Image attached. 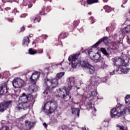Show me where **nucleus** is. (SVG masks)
<instances>
[{
  "mask_svg": "<svg viewBox=\"0 0 130 130\" xmlns=\"http://www.w3.org/2000/svg\"><path fill=\"white\" fill-rule=\"evenodd\" d=\"M64 76V72H59L57 74L55 78L53 79H45L43 84L44 91L43 92L42 95L45 96L48 95V91L50 92L54 88L58 85V80H60L62 77Z\"/></svg>",
  "mask_w": 130,
  "mask_h": 130,
  "instance_id": "1",
  "label": "nucleus"
},
{
  "mask_svg": "<svg viewBox=\"0 0 130 130\" xmlns=\"http://www.w3.org/2000/svg\"><path fill=\"white\" fill-rule=\"evenodd\" d=\"M43 97H45V99L47 100V102L44 103V106L42 107L43 111L46 112L47 114L53 113L56 110V108H57V106L55 104H53V100H50V98H51L50 91H48V94H45V96H43Z\"/></svg>",
  "mask_w": 130,
  "mask_h": 130,
  "instance_id": "2",
  "label": "nucleus"
},
{
  "mask_svg": "<svg viewBox=\"0 0 130 130\" xmlns=\"http://www.w3.org/2000/svg\"><path fill=\"white\" fill-rule=\"evenodd\" d=\"M68 89L67 87H64L63 88H59L58 92V96L63 99H66L67 96H69V98L71 99V95H70V90L73 89L74 85H75V78L74 77H69L68 79Z\"/></svg>",
  "mask_w": 130,
  "mask_h": 130,
  "instance_id": "3",
  "label": "nucleus"
},
{
  "mask_svg": "<svg viewBox=\"0 0 130 130\" xmlns=\"http://www.w3.org/2000/svg\"><path fill=\"white\" fill-rule=\"evenodd\" d=\"M97 91H96V90H94L91 91L90 94H88L87 95L89 100L87 104V108L89 110H91L92 113L97 111V110H96L94 107V98L97 96Z\"/></svg>",
  "mask_w": 130,
  "mask_h": 130,
  "instance_id": "4",
  "label": "nucleus"
},
{
  "mask_svg": "<svg viewBox=\"0 0 130 130\" xmlns=\"http://www.w3.org/2000/svg\"><path fill=\"white\" fill-rule=\"evenodd\" d=\"M103 42L105 44L108 45V44H109V42L108 41V37H104V38L100 39L98 42H97L94 45H93V47L91 49H90L87 51L88 54L89 55H91V54H92V53H93L95 50L98 51L97 46H98V45H99L101 42Z\"/></svg>",
  "mask_w": 130,
  "mask_h": 130,
  "instance_id": "5",
  "label": "nucleus"
},
{
  "mask_svg": "<svg viewBox=\"0 0 130 130\" xmlns=\"http://www.w3.org/2000/svg\"><path fill=\"white\" fill-rule=\"evenodd\" d=\"M80 54H76L75 55H72L69 57V61H71L72 63V67L73 69H76L77 68V66H79V59H78V57H79Z\"/></svg>",
  "mask_w": 130,
  "mask_h": 130,
  "instance_id": "6",
  "label": "nucleus"
},
{
  "mask_svg": "<svg viewBox=\"0 0 130 130\" xmlns=\"http://www.w3.org/2000/svg\"><path fill=\"white\" fill-rule=\"evenodd\" d=\"M92 57L93 58V61H94V62H101L104 68H106L107 67V65L105 64L104 58L101 57V55L99 54L98 52H97L95 54V55H93L92 56Z\"/></svg>",
  "mask_w": 130,
  "mask_h": 130,
  "instance_id": "7",
  "label": "nucleus"
},
{
  "mask_svg": "<svg viewBox=\"0 0 130 130\" xmlns=\"http://www.w3.org/2000/svg\"><path fill=\"white\" fill-rule=\"evenodd\" d=\"M12 83L14 88H21L24 85V80L20 78H16Z\"/></svg>",
  "mask_w": 130,
  "mask_h": 130,
  "instance_id": "8",
  "label": "nucleus"
},
{
  "mask_svg": "<svg viewBox=\"0 0 130 130\" xmlns=\"http://www.w3.org/2000/svg\"><path fill=\"white\" fill-rule=\"evenodd\" d=\"M36 122H29L28 120L25 121V125L21 124V128L24 130H30L32 127H34Z\"/></svg>",
  "mask_w": 130,
  "mask_h": 130,
  "instance_id": "9",
  "label": "nucleus"
},
{
  "mask_svg": "<svg viewBox=\"0 0 130 130\" xmlns=\"http://www.w3.org/2000/svg\"><path fill=\"white\" fill-rule=\"evenodd\" d=\"M29 106H30V104H29L28 102H22L17 105L15 109H16V110H21V109H24V110H26V109L29 108Z\"/></svg>",
  "mask_w": 130,
  "mask_h": 130,
  "instance_id": "10",
  "label": "nucleus"
},
{
  "mask_svg": "<svg viewBox=\"0 0 130 130\" xmlns=\"http://www.w3.org/2000/svg\"><path fill=\"white\" fill-rule=\"evenodd\" d=\"M12 101H9L8 102L1 103L0 104V112H4L5 110H7L9 106L12 103Z\"/></svg>",
  "mask_w": 130,
  "mask_h": 130,
  "instance_id": "11",
  "label": "nucleus"
},
{
  "mask_svg": "<svg viewBox=\"0 0 130 130\" xmlns=\"http://www.w3.org/2000/svg\"><path fill=\"white\" fill-rule=\"evenodd\" d=\"M121 67H128L129 66V58L126 56L120 57Z\"/></svg>",
  "mask_w": 130,
  "mask_h": 130,
  "instance_id": "12",
  "label": "nucleus"
},
{
  "mask_svg": "<svg viewBox=\"0 0 130 130\" xmlns=\"http://www.w3.org/2000/svg\"><path fill=\"white\" fill-rule=\"evenodd\" d=\"M39 77H40V73L35 72L32 74V75L30 78V81L31 83H36L37 80L39 79Z\"/></svg>",
  "mask_w": 130,
  "mask_h": 130,
  "instance_id": "13",
  "label": "nucleus"
},
{
  "mask_svg": "<svg viewBox=\"0 0 130 130\" xmlns=\"http://www.w3.org/2000/svg\"><path fill=\"white\" fill-rule=\"evenodd\" d=\"M25 95H26V93H23L22 96H21L19 98V100H22L23 101V99H26V100H28V101H34V97L32 95L28 94L27 96H26Z\"/></svg>",
  "mask_w": 130,
  "mask_h": 130,
  "instance_id": "14",
  "label": "nucleus"
},
{
  "mask_svg": "<svg viewBox=\"0 0 130 130\" xmlns=\"http://www.w3.org/2000/svg\"><path fill=\"white\" fill-rule=\"evenodd\" d=\"M129 69H123L122 68H121V67H119L118 68V69H117L116 70H114L113 71V72H110V74L111 75V76H112L113 75H115L117 73V72L119 71H121V72H122V73H123L124 74H127V72H128V70Z\"/></svg>",
  "mask_w": 130,
  "mask_h": 130,
  "instance_id": "15",
  "label": "nucleus"
},
{
  "mask_svg": "<svg viewBox=\"0 0 130 130\" xmlns=\"http://www.w3.org/2000/svg\"><path fill=\"white\" fill-rule=\"evenodd\" d=\"M8 93V87L7 85L4 84L0 87V96L2 95H5Z\"/></svg>",
  "mask_w": 130,
  "mask_h": 130,
  "instance_id": "16",
  "label": "nucleus"
},
{
  "mask_svg": "<svg viewBox=\"0 0 130 130\" xmlns=\"http://www.w3.org/2000/svg\"><path fill=\"white\" fill-rule=\"evenodd\" d=\"M87 66H88L85 70L87 71L88 74L90 75H93V74L95 73V68H94L93 66H92V65H90V64Z\"/></svg>",
  "mask_w": 130,
  "mask_h": 130,
  "instance_id": "17",
  "label": "nucleus"
},
{
  "mask_svg": "<svg viewBox=\"0 0 130 130\" xmlns=\"http://www.w3.org/2000/svg\"><path fill=\"white\" fill-rule=\"evenodd\" d=\"M112 61L113 62V64L115 67H116V68H117V69H118L119 68H120V67H121V65H119L118 64V61H120V57L113 58L112 59Z\"/></svg>",
  "mask_w": 130,
  "mask_h": 130,
  "instance_id": "18",
  "label": "nucleus"
},
{
  "mask_svg": "<svg viewBox=\"0 0 130 130\" xmlns=\"http://www.w3.org/2000/svg\"><path fill=\"white\" fill-rule=\"evenodd\" d=\"M71 110L72 114H74V115H77L78 117L80 116V109L71 106Z\"/></svg>",
  "mask_w": 130,
  "mask_h": 130,
  "instance_id": "19",
  "label": "nucleus"
},
{
  "mask_svg": "<svg viewBox=\"0 0 130 130\" xmlns=\"http://www.w3.org/2000/svg\"><path fill=\"white\" fill-rule=\"evenodd\" d=\"M31 87V88H29V91H31L32 93L34 92H37V91L39 90V87L36 85V83H32Z\"/></svg>",
  "mask_w": 130,
  "mask_h": 130,
  "instance_id": "20",
  "label": "nucleus"
},
{
  "mask_svg": "<svg viewBox=\"0 0 130 130\" xmlns=\"http://www.w3.org/2000/svg\"><path fill=\"white\" fill-rule=\"evenodd\" d=\"M30 42V39L28 37H25L23 41H22V45L23 46H28V44Z\"/></svg>",
  "mask_w": 130,
  "mask_h": 130,
  "instance_id": "21",
  "label": "nucleus"
},
{
  "mask_svg": "<svg viewBox=\"0 0 130 130\" xmlns=\"http://www.w3.org/2000/svg\"><path fill=\"white\" fill-rule=\"evenodd\" d=\"M79 63L80 65V67H81L82 69H85V70L87 69V68L88 67V66H89V64L85 61H80Z\"/></svg>",
  "mask_w": 130,
  "mask_h": 130,
  "instance_id": "22",
  "label": "nucleus"
},
{
  "mask_svg": "<svg viewBox=\"0 0 130 130\" xmlns=\"http://www.w3.org/2000/svg\"><path fill=\"white\" fill-rule=\"evenodd\" d=\"M101 51L105 55V56H107L108 58H109L110 56H109V53L107 52V50H106V48H101Z\"/></svg>",
  "mask_w": 130,
  "mask_h": 130,
  "instance_id": "23",
  "label": "nucleus"
},
{
  "mask_svg": "<svg viewBox=\"0 0 130 130\" xmlns=\"http://www.w3.org/2000/svg\"><path fill=\"white\" fill-rule=\"evenodd\" d=\"M104 9L105 10V12H106V13H110V12L112 11V8L108 5L105 6L104 7Z\"/></svg>",
  "mask_w": 130,
  "mask_h": 130,
  "instance_id": "24",
  "label": "nucleus"
},
{
  "mask_svg": "<svg viewBox=\"0 0 130 130\" xmlns=\"http://www.w3.org/2000/svg\"><path fill=\"white\" fill-rule=\"evenodd\" d=\"M28 53L31 55H34L37 53V50H34L32 48H30L28 50Z\"/></svg>",
  "mask_w": 130,
  "mask_h": 130,
  "instance_id": "25",
  "label": "nucleus"
},
{
  "mask_svg": "<svg viewBox=\"0 0 130 130\" xmlns=\"http://www.w3.org/2000/svg\"><path fill=\"white\" fill-rule=\"evenodd\" d=\"M123 32H125V33H129L130 32V24H128L126 26V27H124L123 30Z\"/></svg>",
  "mask_w": 130,
  "mask_h": 130,
  "instance_id": "26",
  "label": "nucleus"
},
{
  "mask_svg": "<svg viewBox=\"0 0 130 130\" xmlns=\"http://www.w3.org/2000/svg\"><path fill=\"white\" fill-rule=\"evenodd\" d=\"M125 101L127 105H130V95H127L125 96Z\"/></svg>",
  "mask_w": 130,
  "mask_h": 130,
  "instance_id": "27",
  "label": "nucleus"
},
{
  "mask_svg": "<svg viewBox=\"0 0 130 130\" xmlns=\"http://www.w3.org/2000/svg\"><path fill=\"white\" fill-rule=\"evenodd\" d=\"M116 26V23L113 22L110 26L111 32H113Z\"/></svg>",
  "mask_w": 130,
  "mask_h": 130,
  "instance_id": "28",
  "label": "nucleus"
},
{
  "mask_svg": "<svg viewBox=\"0 0 130 130\" xmlns=\"http://www.w3.org/2000/svg\"><path fill=\"white\" fill-rule=\"evenodd\" d=\"M58 38L60 39H63V38H67V34H66V32L61 33Z\"/></svg>",
  "mask_w": 130,
  "mask_h": 130,
  "instance_id": "29",
  "label": "nucleus"
},
{
  "mask_svg": "<svg viewBox=\"0 0 130 130\" xmlns=\"http://www.w3.org/2000/svg\"><path fill=\"white\" fill-rule=\"evenodd\" d=\"M87 3L88 5H92L98 3V0H87Z\"/></svg>",
  "mask_w": 130,
  "mask_h": 130,
  "instance_id": "30",
  "label": "nucleus"
},
{
  "mask_svg": "<svg viewBox=\"0 0 130 130\" xmlns=\"http://www.w3.org/2000/svg\"><path fill=\"white\" fill-rule=\"evenodd\" d=\"M108 79H109V77H104L102 79V82L106 83V81H107Z\"/></svg>",
  "mask_w": 130,
  "mask_h": 130,
  "instance_id": "31",
  "label": "nucleus"
},
{
  "mask_svg": "<svg viewBox=\"0 0 130 130\" xmlns=\"http://www.w3.org/2000/svg\"><path fill=\"white\" fill-rule=\"evenodd\" d=\"M62 130H72V129L68 126H62Z\"/></svg>",
  "mask_w": 130,
  "mask_h": 130,
  "instance_id": "32",
  "label": "nucleus"
},
{
  "mask_svg": "<svg viewBox=\"0 0 130 130\" xmlns=\"http://www.w3.org/2000/svg\"><path fill=\"white\" fill-rule=\"evenodd\" d=\"M0 130H10V128L9 126H5L2 127Z\"/></svg>",
  "mask_w": 130,
  "mask_h": 130,
  "instance_id": "33",
  "label": "nucleus"
},
{
  "mask_svg": "<svg viewBox=\"0 0 130 130\" xmlns=\"http://www.w3.org/2000/svg\"><path fill=\"white\" fill-rule=\"evenodd\" d=\"M40 20H41V18H39L38 19V18H36L35 19H34V23H37V22H40Z\"/></svg>",
  "mask_w": 130,
  "mask_h": 130,
  "instance_id": "34",
  "label": "nucleus"
},
{
  "mask_svg": "<svg viewBox=\"0 0 130 130\" xmlns=\"http://www.w3.org/2000/svg\"><path fill=\"white\" fill-rule=\"evenodd\" d=\"M43 53V49H38L37 50V53L42 54Z\"/></svg>",
  "mask_w": 130,
  "mask_h": 130,
  "instance_id": "35",
  "label": "nucleus"
},
{
  "mask_svg": "<svg viewBox=\"0 0 130 130\" xmlns=\"http://www.w3.org/2000/svg\"><path fill=\"white\" fill-rule=\"evenodd\" d=\"M90 20H91L92 22V24H94V23H95V19H94V17H91L90 18Z\"/></svg>",
  "mask_w": 130,
  "mask_h": 130,
  "instance_id": "36",
  "label": "nucleus"
},
{
  "mask_svg": "<svg viewBox=\"0 0 130 130\" xmlns=\"http://www.w3.org/2000/svg\"><path fill=\"white\" fill-rule=\"evenodd\" d=\"M27 16H28V14L26 13L23 14L21 15H20V18H25V17H27Z\"/></svg>",
  "mask_w": 130,
  "mask_h": 130,
  "instance_id": "37",
  "label": "nucleus"
},
{
  "mask_svg": "<svg viewBox=\"0 0 130 130\" xmlns=\"http://www.w3.org/2000/svg\"><path fill=\"white\" fill-rule=\"evenodd\" d=\"M126 17L128 21H130V11L127 13Z\"/></svg>",
  "mask_w": 130,
  "mask_h": 130,
  "instance_id": "38",
  "label": "nucleus"
},
{
  "mask_svg": "<svg viewBox=\"0 0 130 130\" xmlns=\"http://www.w3.org/2000/svg\"><path fill=\"white\" fill-rule=\"evenodd\" d=\"M12 13L13 14H15V15H16V13H19V11L17 10V9H15L13 11H12Z\"/></svg>",
  "mask_w": 130,
  "mask_h": 130,
  "instance_id": "39",
  "label": "nucleus"
},
{
  "mask_svg": "<svg viewBox=\"0 0 130 130\" xmlns=\"http://www.w3.org/2000/svg\"><path fill=\"white\" fill-rule=\"evenodd\" d=\"M81 5H83L84 7H86V3H85L84 0H81Z\"/></svg>",
  "mask_w": 130,
  "mask_h": 130,
  "instance_id": "40",
  "label": "nucleus"
},
{
  "mask_svg": "<svg viewBox=\"0 0 130 130\" xmlns=\"http://www.w3.org/2000/svg\"><path fill=\"white\" fill-rule=\"evenodd\" d=\"M62 62L56 64V67H59V68H61Z\"/></svg>",
  "mask_w": 130,
  "mask_h": 130,
  "instance_id": "41",
  "label": "nucleus"
},
{
  "mask_svg": "<svg viewBox=\"0 0 130 130\" xmlns=\"http://www.w3.org/2000/svg\"><path fill=\"white\" fill-rule=\"evenodd\" d=\"M74 24L75 25V27H76V26H78V25H79V22H78L77 21H74Z\"/></svg>",
  "mask_w": 130,
  "mask_h": 130,
  "instance_id": "42",
  "label": "nucleus"
},
{
  "mask_svg": "<svg viewBox=\"0 0 130 130\" xmlns=\"http://www.w3.org/2000/svg\"><path fill=\"white\" fill-rule=\"evenodd\" d=\"M106 31L107 32H109L110 31H111V29L110 28V26L106 27Z\"/></svg>",
  "mask_w": 130,
  "mask_h": 130,
  "instance_id": "43",
  "label": "nucleus"
},
{
  "mask_svg": "<svg viewBox=\"0 0 130 130\" xmlns=\"http://www.w3.org/2000/svg\"><path fill=\"white\" fill-rule=\"evenodd\" d=\"M40 15H44V10H42L40 12Z\"/></svg>",
  "mask_w": 130,
  "mask_h": 130,
  "instance_id": "44",
  "label": "nucleus"
},
{
  "mask_svg": "<svg viewBox=\"0 0 130 130\" xmlns=\"http://www.w3.org/2000/svg\"><path fill=\"white\" fill-rule=\"evenodd\" d=\"M24 31H25V27L23 26V27L21 28V32H24Z\"/></svg>",
  "mask_w": 130,
  "mask_h": 130,
  "instance_id": "45",
  "label": "nucleus"
},
{
  "mask_svg": "<svg viewBox=\"0 0 130 130\" xmlns=\"http://www.w3.org/2000/svg\"><path fill=\"white\" fill-rule=\"evenodd\" d=\"M43 125H44V127L46 128L47 127V124H46V123H43Z\"/></svg>",
  "mask_w": 130,
  "mask_h": 130,
  "instance_id": "46",
  "label": "nucleus"
},
{
  "mask_svg": "<svg viewBox=\"0 0 130 130\" xmlns=\"http://www.w3.org/2000/svg\"><path fill=\"white\" fill-rule=\"evenodd\" d=\"M82 130H89V128H86V127L84 126V127H83L82 128Z\"/></svg>",
  "mask_w": 130,
  "mask_h": 130,
  "instance_id": "47",
  "label": "nucleus"
},
{
  "mask_svg": "<svg viewBox=\"0 0 130 130\" xmlns=\"http://www.w3.org/2000/svg\"><path fill=\"white\" fill-rule=\"evenodd\" d=\"M8 21H9V22H12V21H13V20H14V18H12V19L8 18Z\"/></svg>",
  "mask_w": 130,
  "mask_h": 130,
  "instance_id": "48",
  "label": "nucleus"
},
{
  "mask_svg": "<svg viewBox=\"0 0 130 130\" xmlns=\"http://www.w3.org/2000/svg\"><path fill=\"white\" fill-rule=\"evenodd\" d=\"M127 3V0H123V5H124Z\"/></svg>",
  "mask_w": 130,
  "mask_h": 130,
  "instance_id": "49",
  "label": "nucleus"
},
{
  "mask_svg": "<svg viewBox=\"0 0 130 130\" xmlns=\"http://www.w3.org/2000/svg\"><path fill=\"white\" fill-rule=\"evenodd\" d=\"M127 42L128 43V44H130V39L129 38H127Z\"/></svg>",
  "mask_w": 130,
  "mask_h": 130,
  "instance_id": "50",
  "label": "nucleus"
},
{
  "mask_svg": "<svg viewBox=\"0 0 130 130\" xmlns=\"http://www.w3.org/2000/svg\"><path fill=\"white\" fill-rule=\"evenodd\" d=\"M6 11H8V10H11V8L10 7H7L5 8Z\"/></svg>",
  "mask_w": 130,
  "mask_h": 130,
  "instance_id": "51",
  "label": "nucleus"
},
{
  "mask_svg": "<svg viewBox=\"0 0 130 130\" xmlns=\"http://www.w3.org/2000/svg\"><path fill=\"white\" fill-rule=\"evenodd\" d=\"M117 37V36L116 35H115L114 36V39L115 40V39H116V38Z\"/></svg>",
  "mask_w": 130,
  "mask_h": 130,
  "instance_id": "52",
  "label": "nucleus"
},
{
  "mask_svg": "<svg viewBox=\"0 0 130 130\" xmlns=\"http://www.w3.org/2000/svg\"><path fill=\"white\" fill-rule=\"evenodd\" d=\"M4 76V74L3 73H1L0 74V78H2V77H3Z\"/></svg>",
  "mask_w": 130,
  "mask_h": 130,
  "instance_id": "53",
  "label": "nucleus"
},
{
  "mask_svg": "<svg viewBox=\"0 0 130 130\" xmlns=\"http://www.w3.org/2000/svg\"><path fill=\"white\" fill-rule=\"evenodd\" d=\"M103 2L104 3H107V2H108V0H103Z\"/></svg>",
  "mask_w": 130,
  "mask_h": 130,
  "instance_id": "54",
  "label": "nucleus"
},
{
  "mask_svg": "<svg viewBox=\"0 0 130 130\" xmlns=\"http://www.w3.org/2000/svg\"><path fill=\"white\" fill-rule=\"evenodd\" d=\"M27 27L28 28H31V27H32V25H29Z\"/></svg>",
  "mask_w": 130,
  "mask_h": 130,
  "instance_id": "55",
  "label": "nucleus"
},
{
  "mask_svg": "<svg viewBox=\"0 0 130 130\" xmlns=\"http://www.w3.org/2000/svg\"><path fill=\"white\" fill-rule=\"evenodd\" d=\"M88 15H92V12H88Z\"/></svg>",
  "mask_w": 130,
  "mask_h": 130,
  "instance_id": "56",
  "label": "nucleus"
},
{
  "mask_svg": "<svg viewBox=\"0 0 130 130\" xmlns=\"http://www.w3.org/2000/svg\"><path fill=\"white\" fill-rule=\"evenodd\" d=\"M29 37H33V35H32V34L30 35Z\"/></svg>",
  "mask_w": 130,
  "mask_h": 130,
  "instance_id": "57",
  "label": "nucleus"
},
{
  "mask_svg": "<svg viewBox=\"0 0 130 130\" xmlns=\"http://www.w3.org/2000/svg\"><path fill=\"white\" fill-rule=\"evenodd\" d=\"M121 7H122V8H125V7L124 6H123V5H121Z\"/></svg>",
  "mask_w": 130,
  "mask_h": 130,
  "instance_id": "58",
  "label": "nucleus"
},
{
  "mask_svg": "<svg viewBox=\"0 0 130 130\" xmlns=\"http://www.w3.org/2000/svg\"><path fill=\"white\" fill-rule=\"evenodd\" d=\"M83 30V28H81L80 29V32H83V31H82Z\"/></svg>",
  "mask_w": 130,
  "mask_h": 130,
  "instance_id": "59",
  "label": "nucleus"
},
{
  "mask_svg": "<svg viewBox=\"0 0 130 130\" xmlns=\"http://www.w3.org/2000/svg\"><path fill=\"white\" fill-rule=\"evenodd\" d=\"M8 3H10L11 2V1L9 0L7 1Z\"/></svg>",
  "mask_w": 130,
  "mask_h": 130,
  "instance_id": "60",
  "label": "nucleus"
},
{
  "mask_svg": "<svg viewBox=\"0 0 130 130\" xmlns=\"http://www.w3.org/2000/svg\"><path fill=\"white\" fill-rule=\"evenodd\" d=\"M77 89L78 90L80 89V87H77Z\"/></svg>",
  "mask_w": 130,
  "mask_h": 130,
  "instance_id": "61",
  "label": "nucleus"
},
{
  "mask_svg": "<svg viewBox=\"0 0 130 130\" xmlns=\"http://www.w3.org/2000/svg\"><path fill=\"white\" fill-rule=\"evenodd\" d=\"M43 37H46V35H44Z\"/></svg>",
  "mask_w": 130,
  "mask_h": 130,
  "instance_id": "62",
  "label": "nucleus"
},
{
  "mask_svg": "<svg viewBox=\"0 0 130 130\" xmlns=\"http://www.w3.org/2000/svg\"><path fill=\"white\" fill-rule=\"evenodd\" d=\"M96 82V83H99V80H98V81H95Z\"/></svg>",
  "mask_w": 130,
  "mask_h": 130,
  "instance_id": "63",
  "label": "nucleus"
},
{
  "mask_svg": "<svg viewBox=\"0 0 130 130\" xmlns=\"http://www.w3.org/2000/svg\"><path fill=\"white\" fill-rule=\"evenodd\" d=\"M50 58H51L50 57H49V59H50Z\"/></svg>",
  "mask_w": 130,
  "mask_h": 130,
  "instance_id": "64",
  "label": "nucleus"
}]
</instances>
